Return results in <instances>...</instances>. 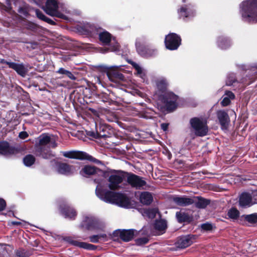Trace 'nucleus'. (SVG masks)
I'll use <instances>...</instances> for the list:
<instances>
[{"label": "nucleus", "instance_id": "1", "mask_svg": "<svg viewBox=\"0 0 257 257\" xmlns=\"http://www.w3.org/2000/svg\"><path fill=\"white\" fill-rule=\"evenodd\" d=\"M242 20L250 24L257 23V0H244L239 5Z\"/></svg>", "mask_w": 257, "mask_h": 257}, {"label": "nucleus", "instance_id": "2", "mask_svg": "<svg viewBox=\"0 0 257 257\" xmlns=\"http://www.w3.org/2000/svg\"><path fill=\"white\" fill-rule=\"evenodd\" d=\"M189 123L195 135L197 137H204L207 135L208 127L207 121L202 118L194 117L190 119Z\"/></svg>", "mask_w": 257, "mask_h": 257}, {"label": "nucleus", "instance_id": "3", "mask_svg": "<svg viewBox=\"0 0 257 257\" xmlns=\"http://www.w3.org/2000/svg\"><path fill=\"white\" fill-rule=\"evenodd\" d=\"M178 96L172 91L167 92L160 96L159 99L165 104L166 109L168 112L175 110L177 106Z\"/></svg>", "mask_w": 257, "mask_h": 257}, {"label": "nucleus", "instance_id": "4", "mask_svg": "<svg viewBox=\"0 0 257 257\" xmlns=\"http://www.w3.org/2000/svg\"><path fill=\"white\" fill-rule=\"evenodd\" d=\"M121 172H126L121 170H111L110 173H113L110 175L108 179L109 182L108 187L111 190H116L119 188V184L123 180L125 179V174Z\"/></svg>", "mask_w": 257, "mask_h": 257}, {"label": "nucleus", "instance_id": "5", "mask_svg": "<svg viewBox=\"0 0 257 257\" xmlns=\"http://www.w3.org/2000/svg\"><path fill=\"white\" fill-rule=\"evenodd\" d=\"M63 156L69 159H75L80 160H88L97 164H101V162L89 155L88 154L82 151H70L68 152H61Z\"/></svg>", "mask_w": 257, "mask_h": 257}, {"label": "nucleus", "instance_id": "6", "mask_svg": "<svg viewBox=\"0 0 257 257\" xmlns=\"http://www.w3.org/2000/svg\"><path fill=\"white\" fill-rule=\"evenodd\" d=\"M122 173L125 174L126 181L132 188L141 189L147 185V182L144 178L131 172Z\"/></svg>", "mask_w": 257, "mask_h": 257}, {"label": "nucleus", "instance_id": "7", "mask_svg": "<svg viewBox=\"0 0 257 257\" xmlns=\"http://www.w3.org/2000/svg\"><path fill=\"white\" fill-rule=\"evenodd\" d=\"M182 39L181 37L174 33H170L166 36L165 45L166 48L169 50H176L181 45Z\"/></svg>", "mask_w": 257, "mask_h": 257}, {"label": "nucleus", "instance_id": "8", "mask_svg": "<svg viewBox=\"0 0 257 257\" xmlns=\"http://www.w3.org/2000/svg\"><path fill=\"white\" fill-rule=\"evenodd\" d=\"M197 238L196 235L192 234L181 235L177 238L175 244L176 247L184 249L191 245Z\"/></svg>", "mask_w": 257, "mask_h": 257}, {"label": "nucleus", "instance_id": "9", "mask_svg": "<svg viewBox=\"0 0 257 257\" xmlns=\"http://www.w3.org/2000/svg\"><path fill=\"white\" fill-rule=\"evenodd\" d=\"M96 193L97 196L102 200L105 202L112 204L115 203L118 194V192L102 189H96Z\"/></svg>", "mask_w": 257, "mask_h": 257}, {"label": "nucleus", "instance_id": "10", "mask_svg": "<svg viewBox=\"0 0 257 257\" xmlns=\"http://www.w3.org/2000/svg\"><path fill=\"white\" fill-rule=\"evenodd\" d=\"M33 152L37 157L44 159H50L54 157L49 146L34 145Z\"/></svg>", "mask_w": 257, "mask_h": 257}, {"label": "nucleus", "instance_id": "11", "mask_svg": "<svg viewBox=\"0 0 257 257\" xmlns=\"http://www.w3.org/2000/svg\"><path fill=\"white\" fill-rule=\"evenodd\" d=\"M20 149L5 141H0V154L4 156L17 154L20 152Z\"/></svg>", "mask_w": 257, "mask_h": 257}, {"label": "nucleus", "instance_id": "12", "mask_svg": "<svg viewBox=\"0 0 257 257\" xmlns=\"http://www.w3.org/2000/svg\"><path fill=\"white\" fill-rule=\"evenodd\" d=\"M75 29L81 35L87 36L93 35L97 31L96 28L94 25L89 23L77 25Z\"/></svg>", "mask_w": 257, "mask_h": 257}, {"label": "nucleus", "instance_id": "13", "mask_svg": "<svg viewBox=\"0 0 257 257\" xmlns=\"http://www.w3.org/2000/svg\"><path fill=\"white\" fill-rule=\"evenodd\" d=\"M217 117L222 130H227L230 123V118L226 111L219 110L216 112Z\"/></svg>", "mask_w": 257, "mask_h": 257}, {"label": "nucleus", "instance_id": "14", "mask_svg": "<svg viewBox=\"0 0 257 257\" xmlns=\"http://www.w3.org/2000/svg\"><path fill=\"white\" fill-rule=\"evenodd\" d=\"M60 211L65 218L74 220L77 215L75 209L68 204H62L60 207Z\"/></svg>", "mask_w": 257, "mask_h": 257}, {"label": "nucleus", "instance_id": "15", "mask_svg": "<svg viewBox=\"0 0 257 257\" xmlns=\"http://www.w3.org/2000/svg\"><path fill=\"white\" fill-rule=\"evenodd\" d=\"M172 201L176 205L179 206L185 207L192 205L195 203L193 197H189L187 196H175L172 198Z\"/></svg>", "mask_w": 257, "mask_h": 257}, {"label": "nucleus", "instance_id": "16", "mask_svg": "<svg viewBox=\"0 0 257 257\" xmlns=\"http://www.w3.org/2000/svg\"><path fill=\"white\" fill-rule=\"evenodd\" d=\"M98 133L100 138H110L115 135L114 130L109 125L102 124L99 127Z\"/></svg>", "mask_w": 257, "mask_h": 257}, {"label": "nucleus", "instance_id": "17", "mask_svg": "<svg viewBox=\"0 0 257 257\" xmlns=\"http://www.w3.org/2000/svg\"><path fill=\"white\" fill-rule=\"evenodd\" d=\"M239 206L241 208H247L253 205L251 195L248 193L244 192L241 193L239 196Z\"/></svg>", "mask_w": 257, "mask_h": 257}, {"label": "nucleus", "instance_id": "18", "mask_svg": "<svg viewBox=\"0 0 257 257\" xmlns=\"http://www.w3.org/2000/svg\"><path fill=\"white\" fill-rule=\"evenodd\" d=\"M81 229L94 230L97 227V222L92 217L85 216L79 225Z\"/></svg>", "mask_w": 257, "mask_h": 257}, {"label": "nucleus", "instance_id": "19", "mask_svg": "<svg viewBox=\"0 0 257 257\" xmlns=\"http://www.w3.org/2000/svg\"><path fill=\"white\" fill-rule=\"evenodd\" d=\"M57 169L59 174L68 176L73 174L75 167L66 163L59 162L57 165Z\"/></svg>", "mask_w": 257, "mask_h": 257}, {"label": "nucleus", "instance_id": "20", "mask_svg": "<svg viewBox=\"0 0 257 257\" xmlns=\"http://www.w3.org/2000/svg\"><path fill=\"white\" fill-rule=\"evenodd\" d=\"M156 93L158 95V98L160 96L163 94L169 92L167 91L169 83L166 79H160L156 81Z\"/></svg>", "mask_w": 257, "mask_h": 257}, {"label": "nucleus", "instance_id": "21", "mask_svg": "<svg viewBox=\"0 0 257 257\" xmlns=\"http://www.w3.org/2000/svg\"><path fill=\"white\" fill-rule=\"evenodd\" d=\"M115 204L124 208H130L132 207L131 200L125 194L118 192Z\"/></svg>", "mask_w": 257, "mask_h": 257}, {"label": "nucleus", "instance_id": "22", "mask_svg": "<svg viewBox=\"0 0 257 257\" xmlns=\"http://www.w3.org/2000/svg\"><path fill=\"white\" fill-rule=\"evenodd\" d=\"M103 171L99 168L91 165H85L80 171V174L84 177H88L98 173H102Z\"/></svg>", "mask_w": 257, "mask_h": 257}, {"label": "nucleus", "instance_id": "23", "mask_svg": "<svg viewBox=\"0 0 257 257\" xmlns=\"http://www.w3.org/2000/svg\"><path fill=\"white\" fill-rule=\"evenodd\" d=\"M179 19L185 20L186 18H192L195 16V11L190 9L187 5L181 7L177 11Z\"/></svg>", "mask_w": 257, "mask_h": 257}, {"label": "nucleus", "instance_id": "24", "mask_svg": "<svg viewBox=\"0 0 257 257\" xmlns=\"http://www.w3.org/2000/svg\"><path fill=\"white\" fill-rule=\"evenodd\" d=\"M42 9L49 15H53V12L58 9V3L57 0H47L45 5Z\"/></svg>", "mask_w": 257, "mask_h": 257}, {"label": "nucleus", "instance_id": "25", "mask_svg": "<svg viewBox=\"0 0 257 257\" xmlns=\"http://www.w3.org/2000/svg\"><path fill=\"white\" fill-rule=\"evenodd\" d=\"M67 240L71 244L86 250H94L97 248L96 245L87 242L73 240L70 238Z\"/></svg>", "mask_w": 257, "mask_h": 257}, {"label": "nucleus", "instance_id": "26", "mask_svg": "<svg viewBox=\"0 0 257 257\" xmlns=\"http://www.w3.org/2000/svg\"><path fill=\"white\" fill-rule=\"evenodd\" d=\"M139 54L145 58H150L156 56L158 51L156 49L150 48L146 46H142L138 49Z\"/></svg>", "mask_w": 257, "mask_h": 257}, {"label": "nucleus", "instance_id": "27", "mask_svg": "<svg viewBox=\"0 0 257 257\" xmlns=\"http://www.w3.org/2000/svg\"><path fill=\"white\" fill-rule=\"evenodd\" d=\"M9 68L13 69L18 75L23 77H25L28 72L27 68L25 67L23 63H16L12 62L10 64Z\"/></svg>", "mask_w": 257, "mask_h": 257}, {"label": "nucleus", "instance_id": "28", "mask_svg": "<svg viewBox=\"0 0 257 257\" xmlns=\"http://www.w3.org/2000/svg\"><path fill=\"white\" fill-rule=\"evenodd\" d=\"M176 217L178 222L179 223H190L193 220L192 216H190L187 213L181 211L176 212Z\"/></svg>", "mask_w": 257, "mask_h": 257}, {"label": "nucleus", "instance_id": "29", "mask_svg": "<svg viewBox=\"0 0 257 257\" xmlns=\"http://www.w3.org/2000/svg\"><path fill=\"white\" fill-rule=\"evenodd\" d=\"M137 232V230L134 229H122L120 239L124 242H128L134 238Z\"/></svg>", "mask_w": 257, "mask_h": 257}, {"label": "nucleus", "instance_id": "30", "mask_svg": "<svg viewBox=\"0 0 257 257\" xmlns=\"http://www.w3.org/2000/svg\"><path fill=\"white\" fill-rule=\"evenodd\" d=\"M140 201L144 205H150L153 201L151 193L147 191L142 192L140 195Z\"/></svg>", "mask_w": 257, "mask_h": 257}, {"label": "nucleus", "instance_id": "31", "mask_svg": "<svg viewBox=\"0 0 257 257\" xmlns=\"http://www.w3.org/2000/svg\"><path fill=\"white\" fill-rule=\"evenodd\" d=\"M217 44L220 49L225 50L229 48L231 45V43L228 38L223 36H220L217 38Z\"/></svg>", "mask_w": 257, "mask_h": 257}, {"label": "nucleus", "instance_id": "32", "mask_svg": "<svg viewBox=\"0 0 257 257\" xmlns=\"http://www.w3.org/2000/svg\"><path fill=\"white\" fill-rule=\"evenodd\" d=\"M99 40L103 45H109L111 41L112 36L106 31L99 33Z\"/></svg>", "mask_w": 257, "mask_h": 257}, {"label": "nucleus", "instance_id": "33", "mask_svg": "<svg viewBox=\"0 0 257 257\" xmlns=\"http://www.w3.org/2000/svg\"><path fill=\"white\" fill-rule=\"evenodd\" d=\"M197 199V201H195V205L196 207L199 209L205 208L208 205L210 204V199L204 198L201 196H194L193 199Z\"/></svg>", "mask_w": 257, "mask_h": 257}, {"label": "nucleus", "instance_id": "34", "mask_svg": "<svg viewBox=\"0 0 257 257\" xmlns=\"http://www.w3.org/2000/svg\"><path fill=\"white\" fill-rule=\"evenodd\" d=\"M108 77L110 81L114 82L123 81L125 79L124 75L121 73L112 68Z\"/></svg>", "mask_w": 257, "mask_h": 257}, {"label": "nucleus", "instance_id": "35", "mask_svg": "<svg viewBox=\"0 0 257 257\" xmlns=\"http://www.w3.org/2000/svg\"><path fill=\"white\" fill-rule=\"evenodd\" d=\"M51 142V138L48 134L43 133L38 138V142L35 145L40 146H48V145Z\"/></svg>", "mask_w": 257, "mask_h": 257}, {"label": "nucleus", "instance_id": "36", "mask_svg": "<svg viewBox=\"0 0 257 257\" xmlns=\"http://www.w3.org/2000/svg\"><path fill=\"white\" fill-rule=\"evenodd\" d=\"M35 13L37 17L40 20L46 22L51 25H56V23L54 21L46 17L40 10L36 9L35 10Z\"/></svg>", "mask_w": 257, "mask_h": 257}, {"label": "nucleus", "instance_id": "37", "mask_svg": "<svg viewBox=\"0 0 257 257\" xmlns=\"http://www.w3.org/2000/svg\"><path fill=\"white\" fill-rule=\"evenodd\" d=\"M56 73L62 75V76H61L60 78L68 77L72 80H75L76 79V77L71 72L66 70L64 68H60L56 71Z\"/></svg>", "mask_w": 257, "mask_h": 257}, {"label": "nucleus", "instance_id": "38", "mask_svg": "<svg viewBox=\"0 0 257 257\" xmlns=\"http://www.w3.org/2000/svg\"><path fill=\"white\" fill-rule=\"evenodd\" d=\"M239 220L240 221L244 220L247 221L251 224H254L257 223V213H253L248 215H242Z\"/></svg>", "mask_w": 257, "mask_h": 257}, {"label": "nucleus", "instance_id": "39", "mask_svg": "<svg viewBox=\"0 0 257 257\" xmlns=\"http://www.w3.org/2000/svg\"><path fill=\"white\" fill-rule=\"evenodd\" d=\"M35 161L36 158L33 155H27L23 158V163L27 167H31L35 163Z\"/></svg>", "mask_w": 257, "mask_h": 257}, {"label": "nucleus", "instance_id": "40", "mask_svg": "<svg viewBox=\"0 0 257 257\" xmlns=\"http://www.w3.org/2000/svg\"><path fill=\"white\" fill-rule=\"evenodd\" d=\"M167 228V223L165 220H157L154 224V228L158 231H162Z\"/></svg>", "mask_w": 257, "mask_h": 257}, {"label": "nucleus", "instance_id": "41", "mask_svg": "<svg viewBox=\"0 0 257 257\" xmlns=\"http://www.w3.org/2000/svg\"><path fill=\"white\" fill-rule=\"evenodd\" d=\"M239 211L234 207H232L227 212V215L230 219L236 220L239 217Z\"/></svg>", "mask_w": 257, "mask_h": 257}, {"label": "nucleus", "instance_id": "42", "mask_svg": "<svg viewBox=\"0 0 257 257\" xmlns=\"http://www.w3.org/2000/svg\"><path fill=\"white\" fill-rule=\"evenodd\" d=\"M237 81V78L235 74L234 73H230L227 76V78L226 80V84L228 86H231Z\"/></svg>", "mask_w": 257, "mask_h": 257}, {"label": "nucleus", "instance_id": "43", "mask_svg": "<svg viewBox=\"0 0 257 257\" xmlns=\"http://www.w3.org/2000/svg\"><path fill=\"white\" fill-rule=\"evenodd\" d=\"M24 26L26 29L32 31H37L38 28V26L36 24L28 21L26 22Z\"/></svg>", "mask_w": 257, "mask_h": 257}, {"label": "nucleus", "instance_id": "44", "mask_svg": "<svg viewBox=\"0 0 257 257\" xmlns=\"http://www.w3.org/2000/svg\"><path fill=\"white\" fill-rule=\"evenodd\" d=\"M96 69L98 71L102 72L105 73L107 74V77H108L110 72L111 71V68L108 67L106 66L103 65H99L96 67Z\"/></svg>", "mask_w": 257, "mask_h": 257}, {"label": "nucleus", "instance_id": "45", "mask_svg": "<svg viewBox=\"0 0 257 257\" xmlns=\"http://www.w3.org/2000/svg\"><path fill=\"white\" fill-rule=\"evenodd\" d=\"M16 255L17 257H29L30 255L29 252L24 249L18 250Z\"/></svg>", "mask_w": 257, "mask_h": 257}, {"label": "nucleus", "instance_id": "46", "mask_svg": "<svg viewBox=\"0 0 257 257\" xmlns=\"http://www.w3.org/2000/svg\"><path fill=\"white\" fill-rule=\"evenodd\" d=\"M149 241V239L146 237H143L137 238L136 240V243L138 245H142L147 243Z\"/></svg>", "mask_w": 257, "mask_h": 257}, {"label": "nucleus", "instance_id": "47", "mask_svg": "<svg viewBox=\"0 0 257 257\" xmlns=\"http://www.w3.org/2000/svg\"><path fill=\"white\" fill-rule=\"evenodd\" d=\"M86 135L93 139H100L98 130L96 132L94 131H86Z\"/></svg>", "mask_w": 257, "mask_h": 257}, {"label": "nucleus", "instance_id": "48", "mask_svg": "<svg viewBox=\"0 0 257 257\" xmlns=\"http://www.w3.org/2000/svg\"><path fill=\"white\" fill-rule=\"evenodd\" d=\"M201 228L205 231H210L212 229L213 226L211 223H205L201 224Z\"/></svg>", "mask_w": 257, "mask_h": 257}, {"label": "nucleus", "instance_id": "49", "mask_svg": "<svg viewBox=\"0 0 257 257\" xmlns=\"http://www.w3.org/2000/svg\"><path fill=\"white\" fill-rule=\"evenodd\" d=\"M51 16H55V17H56L57 18H61V19H64V20H66L67 19V17L61 13L60 12H58V10L56 11H54L53 12V15H50Z\"/></svg>", "mask_w": 257, "mask_h": 257}, {"label": "nucleus", "instance_id": "50", "mask_svg": "<svg viewBox=\"0 0 257 257\" xmlns=\"http://www.w3.org/2000/svg\"><path fill=\"white\" fill-rule=\"evenodd\" d=\"M231 102L229 98L227 97H225L223 98L221 102V104L222 106H227L230 104Z\"/></svg>", "mask_w": 257, "mask_h": 257}, {"label": "nucleus", "instance_id": "51", "mask_svg": "<svg viewBox=\"0 0 257 257\" xmlns=\"http://www.w3.org/2000/svg\"><path fill=\"white\" fill-rule=\"evenodd\" d=\"M90 241L93 243H98L99 241V238L98 235H93L89 236Z\"/></svg>", "mask_w": 257, "mask_h": 257}, {"label": "nucleus", "instance_id": "52", "mask_svg": "<svg viewBox=\"0 0 257 257\" xmlns=\"http://www.w3.org/2000/svg\"><path fill=\"white\" fill-rule=\"evenodd\" d=\"M6 201L3 198H0V211L4 210L6 209Z\"/></svg>", "mask_w": 257, "mask_h": 257}, {"label": "nucleus", "instance_id": "53", "mask_svg": "<svg viewBox=\"0 0 257 257\" xmlns=\"http://www.w3.org/2000/svg\"><path fill=\"white\" fill-rule=\"evenodd\" d=\"M28 137V133L25 131L21 132L19 134V137L23 140L27 139Z\"/></svg>", "mask_w": 257, "mask_h": 257}, {"label": "nucleus", "instance_id": "54", "mask_svg": "<svg viewBox=\"0 0 257 257\" xmlns=\"http://www.w3.org/2000/svg\"><path fill=\"white\" fill-rule=\"evenodd\" d=\"M18 12L25 16H27L29 14L26 9L24 7H20L18 10Z\"/></svg>", "mask_w": 257, "mask_h": 257}, {"label": "nucleus", "instance_id": "55", "mask_svg": "<svg viewBox=\"0 0 257 257\" xmlns=\"http://www.w3.org/2000/svg\"><path fill=\"white\" fill-rule=\"evenodd\" d=\"M119 46L118 43L115 42V43L113 45L110 47L109 49H110L111 51H115L119 49Z\"/></svg>", "mask_w": 257, "mask_h": 257}, {"label": "nucleus", "instance_id": "56", "mask_svg": "<svg viewBox=\"0 0 257 257\" xmlns=\"http://www.w3.org/2000/svg\"><path fill=\"white\" fill-rule=\"evenodd\" d=\"M225 95H227V97L229 98V99H234L235 98L234 94L230 91H226L225 92Z\"/></svg>", "mask_w": 257, "mask_h": 257}, {"label": "nucleus", "instance_id": "57", "mask_svg": "<svg viewBox=\"0 0 257 257\" xmlns=\"http://www.w3.org/2000/svg\"><path fill=\"white\" fill-rule=\"evenodd\" d=\"M169 125V123H162L161 124V128L163 131L166 132L168 130Z\"/></svg>", "mask_w": 257, "mask_h": 257}, {"label": "nucleus", "instance_id": "58", "mask_svg": "<svg viewBox=\"0 0 257 257\" xmlns=\"http://www.w3.org/2000/svg\"><path fill=\"white\" fill-rule=\"evenodd\" d=\"M251 197L252 198L253 204H257V191H254L252 193Z\"/></svg>", "mask_w": 257, "mask_h": 257}, {"label": "nucleus", "instance_id": "59", "mask_svg": "<svg viewBox=\"0 0 257 257\" xmlns=\"http://www.w3.org/2000/svg\"><path fill=\"white\" fill-rule=\"evenodd\" d=\"M121 230L122 229H117L114 231L112 233L113 236L115 237H119L120 238Z\"/></svg>", "mask_w": 257, "mask_h": 257}, {"label": "nucleus", "instance_id": "60", "mask_svg": "<svg viewBox=\"0 0 257 257\" xmlns=\"http://www.w3.org/2000/svg\"><path fill=\"white\" fill-rule=\"evenodd\" d=\"M101 98L103 102H108L109 99L108 95L106 94H102Z\"/></svg>", "mask_w": 257, "mask_h": 257}, {"label": "nucleus", "instance_id": "61", "mask_svg": "<svg viewBox=\"0 0 257 257\" xmlns=\"http://www.w3.org/2000/svg\"><path fill=\"white\" fill-rule=\"evenodd\" d=\"M11 62H12L8 61L4 59H0V64H6L9 67H10V64H11Z\"/></svg>", "mask_w": 257, "mask_h": 257}, {"label": "nucleus", "instance_id": "62", "mask_svg": "<svg viewBox=\"0 0 257 257\" xmlns=\"http://www.w3.org/2000/svg\"><path fill=\"white\" fill-rule=\"evenodd\" d=\"M252 72L254 74V78L257 77V65L255 67H252Z\"/></svg>", "mask_w": 257, "mask_h": 257}, {"label": "nucleus", "instance_id": "63", "mask_svg": "<svg viewBox=\"0 0 257 257\" xmlns=\"http://www.w3.org/2000/svg\"><path fill=\"white\" fill-rule=\"evenodd\" d=\"M50 143L51 144V147L52 148H55L57 147L58 144L56 142L55 140H51V142Z\"/></svg>", "mask_w": 257, "mask_h": 257}, {"label": "nucleus", "instance_id": "64", "mask_svg": "<svg viewBox=\"0 0 257 257\" xmlns=\"http://www.w3.org/2000/svg\"><path fill=\"white\" fill-rule=\"evenodd\" d=\"M88 110L91 113H92L94 115H96L97 113V111L96 109H94V108L90 107V108H88Z\"/></svg>", "mask_w": 257, "mask_h": 257}]
</instances>
